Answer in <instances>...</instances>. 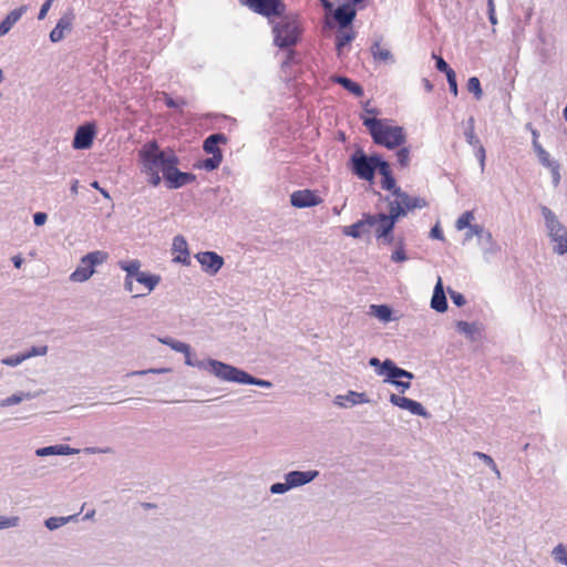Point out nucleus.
Masks as SVG:
<instances>
[{
  "instance_id": "nucleus-8",
  "label": "nucleus",
  "mask_w": 567,
  "mask_h": 567,
  "mask_svg": "<svg viewBox=\"0 0 567 567\" xmlns=\"http://www.w3.org/2000/svg\"><path fill=\"white\" fill-rule=\"evenodd\" d=\"M378 155L367 156L361 150H358L351 156L352 171L361 179L372 181L374 177V163Z\"/></svg>"
},
{
  "instance_id": "nucleus-30",
  "label": "nucleus",
  "mask_w": 567,
  "mask_h": 567,
  "mask_svg": "<svg viewBox=\"0 0 567 567\" xmlns=\"http://www.w3.org/2000/svg\"><path fill=\"white\" fill-rule=\"evenodd\" d=\"M37 395H38V393L22 392V391L21 392H17V393H13L12 395L1 400L0 401V406L1 408H8V406H11V405H16V404L21 403L24 400L34 399Z\"/></svg>"
},
{
  "instance_id": "nucleus-49",
  "label": "nucleus",
  "mask_w": 567,
  "mask_h": 567,
  "mask_svg": "<svg viewBox=\"0 0 567 567\" xmlns=\"http://www.w3.org/2000/svg\"><path fill=\"white\" fill-rule=\"evenodd\" d=\"M408 259V256L404 250V246L402 243L399 244L396 249L391 255V260L394 262H403Z\"/></svg>"
},
{
  "instance_id": "nucleus-39",
  "label": "nucleus",
  "mask_w": 567,
  "mask_h": 567,
  "mask_svg": "<svg viewBox=\"0 0 567 567\" xmlns=\"http://www.w3.org/2000/svg\"><path fill=\"white\" fill-rule=\"evenodd\" d=\"M456 329L460 333L465 334L470 339H473L474 333L477 331V327L475 323H470L466 321H457Z\"/></svg>"
},
{
  "instance_id": "nucleus-6",
  "label": "nucleus",
  "mask_w": 567,
  "mask_h": 567,
  "mask_svg": "<svg viewBox=\"0 0 567 567\" xmlns=\"http://www.w3.org/2000/svg\"><path fill=\"white\" fill-rule=\"evenodd\" d=\"M218 374L221 375V380L226 382H235L240 384H252L266 389H270L272 383L270 381L258 379L246 371L238 369L234 365H218Z\"/></svg>"
},
{
  "instance_id": "nucleus-36",
  "label": "nucleus",
  "mask_w": 567,
  "mask_h": 567,
  "mask_svg": "<svg viewBox=\"0 0 567 567\" xmlns=\"http://www.w3.org/2000/svg\"><path fill=\"white\" fill-rule=\"evenodd\" d=\"M533 147L542 165L545 167H551L555 162L550 159L549 153L543 148L538 141H533Z\"/></svg>"
},
{
  "instance_id": "nucleus-18",
  "label": "nucleus",
  "mask_w": 567,
  "mask_h": 567,
  "mask_svg": "<svg viewBox=\"0 0 567 567\" xmlns=\"http://www.w3.org/2000/svg\"><path fill=\"white\" fill-rule=\"evenodd\" d=\"M291 205L298 208L312 207L321 203L319 196L309 189L297 190L291 194Z\"/></svg>"
},
{
  "instance_id": "nucleus-34",
  "label": "nucleus",
  "mask_w": 567,
  "mask_h": 567,
  "mask_svg": "<svg viewBox=\"0 0 567 567\" xmlns=\"http://www.w3.org/2000/svg\"><path fill=\"white\" fill-rule=\"evenodd\" d=\"M333 81L336 83H339L340 85H342L346 90H348L349 92H351L355 96H362L363 95V89L361 87V85L355 83V82H353L349 78H346V76H334Z\"/></svg>"
},
{
  "instance_id": "nucleus-59",
  "label": "nucleus",
  "mask_w": 567,
  "mask_h": 567,
  "mask_svg": "<svg viewBox=\"0 0 567 567\" xmlns=\"http://www.w3.org/2000/svg\"><path fill=\"white\" fill-rule=\"evenodd\" d=\"M165 104H166V106H168L171 109H176V107H179L182 105H185L186 102L183 99L174 100V99L169 97L167 94H165Z\"/></svg>"
},
{
  "instance_id": "nucleus-25",
  "label": "nucleus",
  "mask_w": 567,
  "mask_h": 567,
  "mask_svg": "<svg viewBox=\"0 0 567 567\" xmlns=\"http://www.w3.org/2000/svg\"><path fill=\"white\" fill-rule=\"evenodd\" d=\"M133 280H135L136 282L141 284L146 288L147 292L135 295V297H142L146 296L156 288V286L161 282V276L146 271H141Z\"/></svg>"
},
{
  "instance_id": "nucleus-16",
  "label": "nucleus",
  "mask_w": 567,
  "mask_h": 567,
  "mask_svg": "<svg viewBox=\"0 0 567 567\" xmlns=\"http://www.w3.org/2000/svg\"><path fill=\"white\" fill-rule=\"evenodd\" d=\"M164 178L168 188L176 189L194 182L196 177L192 173H184L178 171L177 165H173Z\"/></svg>"
},
{
  "instance_id": "nucleus-57",
  "label": "nucleus",
  "mask_w": 567,
  "mask_h": 567,
  "mask_svg": "<svg viewBox=\"0 0 567 567\" xmlns=\"http://www.w3.org/2000/svg\"><path fill=\"white\" fill-rule=\"evenodd\" d=\"M473 147L476 148V157L478 158L481 168L483 171L485 167V148L481 142L478 143V145H474Z\"/></svg>"
},
{
  "instance_id": "nucleus-31",
  "label": "nucleus",
  "mask_w": 567,
  "mask_h": 567,
  "mask_svg": "<svg viewBox=\"0 0 567 567\" xmlns=\"http://www.w3.org/2000/svg\"><path fill=\"white\" fill-rule=\"evenodd\" d=\"M369 313L382 322L392 320V309L386 305H371Z\"/></svg>"
},
{
  "instance_id": "nucleus-23",
  "label": "nucleus",
  "mask_w": 567,
  "mask_h": 567,
  "mask_svg": "<svg viewBox=\"0 0 567 567\" xmlns=\"http://www.w3.org/2000/svg\"><path fill=\"white\" fill-rule=\"evenodd\" d=\"M27 10L28 7L23 4L7 14L4 20L0 23V38L6 35L11 30V28L21 19Z\"/></svg>"
},
{
  "instance_id": "nucleus-20",
  "label": "nucleus",
  "mask_w": 567,
  "mask_h": 567,
  "mask_svg": "<svg viewBox=\"0 0 567 567\" xmlns=\"http://www.w3.org/2000/svg\"><path fill=\"white\" fill-rule=\"evenodd\" d=\"M370 400L364 392L348 391L344 395H337L333 403L340 408H350L357 404L369 403Z\"/></svg>"
},
{
  "instance_id": "nucleus-54",
  "label": "nucleus",
  "mask_w": 567,
  "mask_h": 567,
  "mask_svg": "<svg viewBox=\"0 0 567 567\" xmlns=\"http://www.w3.org/2000/svg\"><path fill=\"white\" fill-rule=\"evenodd\" d=\"M290 489L287 481L285 483H275L270 486L271 494H285Z\"/></svg>"
},
{
  "instance_id": "nucleus-26",
  "label": "nucleus",
  "mask_w": 567,
  "mask_h": 567,
  "mask_svg": "<svg viewBox=\"0 0 567 567\" xmlns=\"http://www.w3.org/2000/svg\"><path fill=\"white\" fill-rule=\"evenodd\" d=\"M355 18V10L350 3L339 6L334 11V19L341 28H347Z\"/></svg>"
},
{
  "instance_id": "nucleus-32",
  "label": "nucleus",
  "mask_w": 567,
  "mask_h": 567,
  "mask_svg": "<svg viewBox=\"0 0 567 567\" xmlns=\"http://www.w3.org/2000/svg\"><path fill=\"white\" fill-rule=\"evenodd\" d=\"M406 215L404 206H401L398 197L393 200H389V214H385L388 219H392L395 224L401 217Z\"/></svg>"
},
{
  "instance_id": "nucleus-2",
  "label": "nucleus",
  "mask_w": 567,
  "mask_h": 567,
  "mask_svg": "<svg viewBox=\"0 0 567 567\" xmlns=\"http://www.w3.org/2000/svg\"><path fill=\"white\" fill-rule=\"evenodd\" d=\"M361 118L375 144L393 150L405 143V134L401 126L390 125L388 121L375 117L361 116Z\"/></svg>"
},
{
  "instance_id": "nucleus-42",
  "label": "nucleus",
  "mask_w": 567,
  "mask_h": 567,
  "mask_svg": "<svg viewBox=\"0 0 567 567\" xmlns=\"http://www.w3.org/2000/svg\"><path fill=\"white\" fill-rule=\"evenodd\" d=\"M221 161H223V154L215 153V155H213L212 157L204 159L202 166L206 171H214L220 165Z\"/></svg>"
},
{
  "instance_id": "nucleus-27",
  "label": "nucleus",
  "mask_w": 567,
  "mask_h": 567,
  "mask_svg": "<svg viewBox=\"0 0 567 567\" xmlns=\"http://www.w3.org/2000/svg\"><path fill=\"white\" fill-rule=\"evenodd\" d=\"M226 142H227V137L224 134H221V133L212 134L204 141L203 148L206 153L212 154V155H215V153L221 154V151L219 150L218 144H225Z\"/></svg>"
},
{
  "instance_id": "nucleus-52",
  "label": "nucleus",
  "mask_w": 567,
  "mask_h": 567,
  "mask_svg": "<svg viewBox=\"0 0 567 567\" xmlns=\"http://www.w3.org/2000/svg\"><path fill=\"white\" fill-rule=\"evenodd\" d=\"M447 292H449L452 301L454 302V305H456L457 307H462L466 303V299L462 293H460L451 288L447 289Z\"/></svg>"
},
{
  "instance_id": "nucleus-29",
  "label": "nucleus",
  "mask_w": 567,
  "mask_h": 567,
  "mask_svg": "<svg viewBox=\"0 0 567 567\" xmlns=\"http://www.w3.org/2000/svg\"><path fill=\"white\" fill-rule=\"evenodd\" d=\"M78 517H79V514H73L70 516L49 517L44 520V526L49 530H55V529L66 525L68 523L78 522Z\"/></svg>"
},
{
  "instance_id": "nucleus-61",
  "label": "nucleus",
  "mask_w": 567,
  "mask_h": 567,
  "mask_svg": "<svg viewBox=\"0 0 567 567\" xmlns=\"http://www.w3.org/2000/svg\"><path fill=\"white\" fill-rule=\"evenodd\" d=\"M52 2H53V0H47V1L42 4V7H41V9H40V11H39V14H38V19H39V20H43V19L47 17L48 11L50 10V8H51V6H52Z\"/></svg>"
},
{
  "instance_id": "nucleus-47",
  "label": "nucleus",
  "mask_w": 567,
  "mask_h": 567,
  "mask_svg": "<svg viewBox=\"0 0 567 567\" xmlns=\"http://www.w3.org/2000/svg\"><path fill=\"white\" fill-rule=\"evenodd\" d=\"M48 350H49L48 346L32 347L30 350H28L27 352H24L22 354H23L24 360H27L32 357L45 355L48 353Z\"/></svg>"
},
{
  "instance_id": "nucleus-22",
  "label": "nucleus",
  "mask_w": 567,
  "mask_h": 567,
  "mask_svg": "<svg viewBox=\"0 0 567 567\" xmlns=\"http://www.w3.org/2000/svg\"><path fill=\"white\" fill-rule=\"evenodd\" d=\"M72 16H63L59 19L56 25L51 30L49 38L53 43L60 42L64 38L65 32L72 30Z\"/></svg>"
},
{
  "instance_id": "nucleus-3",
  "label": "nucleus",
  "mask_w": 567,
  "mask_h": 567,
  "mask_svg": "<svg viewBox=\"0 0 567 567\" xmlns=\"http://www.w3.org/2000/svg\"><path fill=\"white\" fill-rule=\"evenodd\" d=\"M272 27L275 44L281 49L293 47L300 39V22L296 14H282Z\"/></svg>"
},
{
  "instance_id": "nucleus-24",
  "label": "nucleus",
  "mask_w": 567,
  "mask_h": 567,
  "mask_svg": "<svg viewBox=\"0 0 567 567\" xmlns=\"http://www.w3.org/2000/svg\"><path fill=\"white\" fill-rule=\"evenodd\" d=\"M431 307L437 312H444L447 309V300L444 293L441 277L437 278V282L434 287L433 296L431 299Z\"/></svg>"
},
{
  "instance_id": "nucleus-51",
  "label": "nucleus",
  "mask_w": 567,
  "mask_h": 567,
  "mask_svg": "<svg viewBox=\"0 0 567 567\" xmlns=\"http://www.w3.org/2000/svg\"><path fill=\"white\" fill-rule=\"evenodd\" d=\"M23 361H25V360H24L22 353L17 354V355L7 357L1 360L2 364L9 365V367H17V365L21 364Z\"/></svg>"
},
{
  "instance_id": "nucleus-44",
  "label": "nucleus",
  "mask_w": 567,
  "mask_h": 567,
  "mask_svg": "<svg viewBox=\"0 0 567 567\" xmlns=\"http://www.w3.org/2000/svg\"><path fill=\"white\" fill-rule=\"evenodd\" d=\"M20 517L18 516H0V529L18 527Z\"/></svg>"
},
{
  "instance_id": "nucleus-14",
  "label": "nucleus",
  "mask_w": 567,
  "mask_h": 567,
  "mask_svg": "<svg viewBox=\"0 0 567 567\" xmlns=\"http://www.w3.org/2000/svg\"><path fill=\"white\" fill-rule=\"evenodd\" d=\"M185 355V363L189 367H194L200 370H206L214 374L216 378L221 380V375L218 374L219 368L218 365H228L227 363H224L221 361H218L216 359H208L206 361L193 359L190 353V348L187 352H183Z\"/></svg>"
},
{
  "instance_id": "nucleus-64",
  "label": "nucleus",
  "mask_w": 567,
  "mask_h": 567,
  "mask_svg": "<svg viewBox=\"0 0 567 567\" xmlns=\"http://www.w3.org/2000/svg\"><path fill=\"white\" fill-rule=\"evenodd\" d=\"M549 168L551 169L554 185L557 186L560 181L559 166L558 164L554 163Z\"/></svg>"
},
{
  "instance_id": "nucleus-33",
  "label": "nucleus",
  "mask_w": 567,
  "mask_h": 567,
  "mask_svg": "<svg viewBox=\"0 0 567 567\" xmlns=\"http://www.w3.org/2000/svg\"><path fill=\"white\" fill-rule=\"evenodd\" d=\"M371 53L374 60L383 61V62H393V55L389 49L382 48L380 44V40L374 41L371 47Z\"/></svg>"
},
{
  "instance_id": "nucleus-1",
  "label": "nucleus",
  "mask_w": 567,
  "mask_h": 567,
  "mask_svg": "<svg viewBox=\"0 0 567 567\" xmlns=\"http://www.w3.org/2000/svg\"><path fill=\"white\" fill-rule=\"evenodd\" d=\"M142 165V173L146 175L147 182L153 186L161 184L162 177L169 172L173 165L178 164V157L172 150L163 151L156 141L145 143L138 151Z\"/></svg>"
},
{
  "instance_id": "nucleus-53",
  "label": "nucleus",
  "mask_w": 567,
  "mask_h": 567,
  "mask_svg": "<svg viewBox=\"0 0 567 567\" xmlns=\"http://www.w3.org/2000/svg\"><path fill=\"white\" fill-rule=\"evenodd\" d=\"M35 455L41 456V457L49 456V455H59L58 445H51V446L38 449L35 451Z\"/></svg>"
},
{
  "instance_id": "nucleus-45",
  "label": "nucleus",
  "mask_w": 567,
  "mask_h": 567,
  "mask_svg": "<svg viewBox=\"0 0 567 567\" xmlns=\"http://www.w3.org/2000/svg\"><path fill=\"white\" fill-rule=\"evenodd\" d=\"M353 40V34L349 32H342L337 35V42L336 47L338 50V53H341V49L349 44Z\"/></svg>"
},
{
  "instance_id": "nucleus-19",
  "label": "nucleus",
  "mask_w": 567,
  "mask_h": 567,
  "mask_svg": "<svg viewBox=\"0 0 567 567\" xmlns=\"http://www.w3.org/2000/svg\"><path fill=\"white\" fill-rule=\"evenodd\" d=\"M172 249L174 252H177V256L173 259L174 262H178L184 266L190 265L188 244L184 236L177 235L174 237Z\"/></svg>"
},
{
  "instance_id": "nucleus-40",
  "label": "nucleus",
  "mask_w": 567,
  "mask_h": 567,
  "mask_svg": "<svg viewBox=\"0 0 567 567\" xmlns=\"http://www.w3.org/2000/svg\"><path fill=\"white\" fill-rule=\"evenodd\" d=\"M467 90L473 93L476 100H481L483 96V91L481 87V82L476 76H472L467 81Z\"/></svg>"
},
{
  "instance_id": "nucleus-5",
  "label": "nucleus",
  "mask_w": 567,
  "mask_h": 567,
  "mask_svg": "<svg viewBox=\"0 0 567 567\" xmlns=\"http://www.w3.org/2000/svg\"><path fill=\"white\" fill-rule=\"evenodd\" d=\"M109 258V254L102 250H95L83 256L78 268L70 275L73 282H84L94 274V267L102 265Z\"/></svg>"
},
{
  "instance_id": "nucleus-4",
  "label": "nucleus",
  "mask_w": 567,
  "mask_h": 567,
  "mask_svg": "<svg viewBox=\"0 0 567 567\" xmlns=\"http://www.w3.org/2000/svg\"><path fill=\"white\" fill-rule=\"evenodd\" d=\"M540 213L545 220L547 235L554 245V252L557 255L567 254V227L564 226L556 214L545 205H540Z\"/></svg>"
},
{
  "instance_id": "nucleus-63",
  "label": "nucleus",
  "mask_w": 567,
  "mask_h": 567,
  "mask_svg": "<svg viewBox=\"0 0 567 567\" xmlns=\"http://www.w3.org/2000/svg\"><path fill=\"white\" fill-rule=\"evenodd\" d=\"M392 385L396 386L401 393H404L406 390H409L411 388V380H408V381L399 380V381L394 382Z\"/></svg>"
},
{
  "instance_id": "nucleus-37",
  "label": "nucleus",
  "mask_w": 567,
  "mask_h": 567,
  "mask_svg": "<svg viewBox=\"0 0 567 567\" xmlns=\"http://www.w3.org/2000/svg\"><path fill=\"white\" fill-rule=\"evenodd\" d=\"M474 125H475L474 117H470L466 123V128H465L464 135H465L466 142L471 146L478 145V143H480V140L475 135Z\"/></svg>"
},
{
  "instance_id": "nucleus-28",
  "label": "nucleus",
  "mask_w": 567,
  "mask_h": 567,
  "mask_svg": "<svg viewBox=\"0 0 567 567\" xmlns=\"http://www.w3.org/2000/svg\"><path fill=\"white\" fill-rule=\"evenodd\" d=\"M368 223H365V215H363V218L355 221L354 224L350 226H344L342 228V234L346 236H350L353 238H360L362 234L367 233L369 229Z\"/></svg>"
},
{
  "instance_id": "nucleus-56",
  "label": "nucleus",
  "mask_w": 567,
  "mask_h": 567,
  "mask_svg": "<svg viewBox=\"0 0 567 567\" xmlns=\"http://www.w3.org/2000/svg\"><path fill=\"white\" fill-rule=\"evenodd\" d=\"M433 58L435 59L436 61V69L441 72H444L446 75H447V72H454L450 66L449 64L444 61L443 58L441 56H437L435 54H433Z\"/></svg>"
},
{
  "instance_id": "nucleus-43",
  "label": "nucleus",
  "mask_w": 567,
  "mask_h": 567,
  "mask_svg": "<svg viewBox=\"0 0 567 567\" xmlns=\"http://www.w3.org/2000/svg\"><path fill=\"white\" fill-rule=\"evenodd\" d=\"M394 196L398 197V199L401 203V206H404L406 213L409 210H412V206H411L412 197L408 193L403 192L401 188H395Z\"/></svg>"
},
{
  "instance_id": "nucleus-21",
  "label": "nucleus",
  "mask_w": 567,
  "mask_h": 567,
  "mask_svg": "<svg viewBox=\"0 0 567 567\" xmlns=\"http://www.w3.org/2000/svg\"><path fill=\"white\" fill-rule=\"evenodd\" d=\"M120 267L126 272L124 287L127 291L133 292V279L141 272V261L137 259L130 261H121Z\"/></svg>"
},
{
  "instance_id": "nucleus-9",
  "label": "nucleus",
  "mask_w": 567,
  "mask_h": 567,
  "mask_svg": "<svg viewBox=\"0 0 567 567\" xmlns=\"http://www.w3.org/2000/svg\"><path fill=\"white\" fill-rule=\"evenodd\" d=\"M245 3L255 12L267 18L280 17L286 10V6L281 0H246Z\"/></svg>"
},
{
  "instance_id": "nucleus-50",
  "label": "nucleus",
  "mask_w": 567,
  "mask_h": 567,
  "mask_svg": "<svg viewBox=\"0 0 567 567\" xmlns=\"http://www.w3.org/2000/svg\"><path fill=\"white\" fill-rule=\"evenodd\" d=\"M381 186L383 189H386V190H392L393 195H395V188H399L396 185H395V179L394 177L392 176V174L388 175V176H384L381 181Z\"/></svg>"
},
{
  "instance_id": "nucleus-13",
  "label": "nucleus",
  "mask_w": 567,
  "mask_h": 567,
  "mask_svg": "<svg viewBox=\"0 0 567 567\" xmlns=\"http://www.w3.org/2000/svg\"><path fill=\"white\" fill-rule=\"evenodd\" d=\"M389 400L393 405L403 410H408L413 415L422 416L425 419L430 417V413L417 401L394 393L390 394Z\"/></svg>"
},
{
  "instance_id": "nucleus-60",
  "label": "nucleus",
  "mask_w": 567,
  "mask_h": 567,
  "mask_svg": "<svg viewBox=\"0 0 567 567\" xmlns=\"http://www.w3.org/2000/svg\"><path fill=\"white\" fill-rule=\"evenodd\" d=\"M59 455H73L79 453V450L73 449L69 445L60 444L58 445Z\"/></svg>"
},
{
  "instance_id": "nucleus-12",
  "label": "nucleus",
  "mask_w": 567,
  "mask_h": 567,
  "mask_svg": "<svg viewBox=\"0 0 567 567\" xmlns=\"http://www.w3.org/2000/svg\"><path fill=\"white\" fill-rule=\"evenodd\" d=\"M382 370L378 371V375L384 377V382L393 384L400 379L412 380L414 378L413 373L406 371L402 368H399L392 360L386 359L382 362Z\"/></svg>"
},
{
  "instance_id": "nucleus-10",
  "label": "nucleus",
  "mask_w": 567,
  "mask_h": 567,
  "mask_svg": "<svg viewBox=\"0 0 567 567\" xmlns=\"http://www.w3.org/2000/svg\"><path fill=\"white\" fill-rule=\"evenodd\" d=\"M478 238L481 245H487L488 247L484 250L485 254H495L498 250L497 245L493 240L491 231L486 230L484 226L475 224L470 226V229L465 233V240H471L473 237Z\"/></svg>"
},
{
  "instance_id": "nucleus-17",
  "label": "nucleus",
  "mask_w": 567,
  "mask_h": 567,
  "mask_svg": "<svg viewBox=\"0 0 567 567\" xmlns=\"http://www.w3.org/2000/svg\"><path fill=\"white\" fill-rule=\"evenodd\" d=\"M319 475L318 471H291L285 474V481H287L290 489L303 486L310 482H312L315 478H317Z\"/></svg>"
},
{
  "instance_id": "nucleus-35",
  "label": "nucleus",
  "mask_w": 567,
  "mask_h": 567,
  "mask_svg": "<svg viewBox=\"0 0 567 567\" xmlns=\"http://www.w3.org/2000/svg\"><path fill=\"white\" fill-rule=\"evenodd\" d=\"M158 341L163 344L168 346L171 349H173L176 352L183 353V352H187L189 349V344L178 341V340H175L171 337L158 338Z\"/></svg>"
},
{
  "instance_id": "nucleus-11",
  "label": "nucleus",
  "mask_w": 567,
  "mask_h": 567,
  "mask_svg": "<svg viewBox=\"0 0 567 567\" xmlns=\"http://www.w3.org/2000/svg\"><path fill=\"white\" fill-rule=\"evenodd\" d=\"M195 258L202 269L210 276H215L224 266V258L215 251H200L195 255Z\"/></svg>"
},
{
  "instance_id": "nucleus-7",
  "label": "nucleus",
  "mask_w": 567,
  "mask_h": 567,
  "mask_svg": "<svg viewBox=\"0 0 567 567\" xmlns=\"http://www.w3.org/2000/svg\"><path fill=\"white\" fill-rule=\"evenodd\" d=\"M365 223H368L370 228H375V237L378 240H382L385 245L393 243L392 230L395 224L392 219H388L384 213L374 215L365 214Z\"/></svg>"
},
{
  "instance_id": "nucleus-41",
  "label": "nucleus",
  "mask_w": 567,
  "mask_h": 567,
  "mask_svg": "<svg viewBox=\"0 0 567 567\" xmlns=\"http://www.w3.org/2000/svg\"><path fill=\"white\" fill-rule=\"evenodd\" d=\"M554 559L567 566V549L565 545L558 544L551 551Z\"/></svg>"
},
{
  "instance_id": "nucleus-46",
  "label": "nucleus",
  "mask_w": 567,
  "mask_h": 567,
  "mask_svg": "<svg viewBox=\"0 0 567 567\" xmlns=\"http://www.w3.org/2000/svg\"><path fill=\"white\" fill-rule=\"evenodd\" d=\"M396 161L401 167H408L410 163V150L401 147L396 153Z\"/></svg>"
},
{
  "instance_id": "nucleus-15",
  "label": "nucleus",
  "mask_w": 567,
  "mask_h": 567,
  "mask_svg": "<svg viewBox=\"0 0 567 567\" xmlns=\"http://www.w3.org/2000/svg\"><path fill=\"white\" fill-rule=\"evenodd\" d=\"M95 135L94 125L86 124L78 127L74 134L72 146L75 150H87L93 143Z\"/></svg>"
},
{
  "instance_id": "nucleus-62",
  "label": "nucleus",
  "mask_w": 567,
  "mask_h": 567,
  "mask_svg": "<svg viewBox=\"0 0 567 567\" xmlns=\"http://www.w3.org/2000/svg\"><path fill=\"white\" fill-rule=\"evenodd\" d=\"M48 219V215L45 213L39 212L33 215V221L37 226H42L45 224Z\"/></svg>"
},
{
  "instance_id": "nucleus-48",
  "label": "nucleus",
  "mask_w": 567,
  "mask_h": 567,
  "mask_svg": "<svg viewBox=\"0 0 567 567\" xmlns=\"http://www.w3.org/2000/svg\"><path fill=\"white\" fill-rule=\"evenodd\" d=\"M379 171L382 177L391 174L390 165L388 162L381 159V157H377V162L374 163V172Z\"/></svg>"
},
{
  "instance_id": "nucleus-55",
  "label": "nucleus",
  "mask_w": 567,
  "mask_h": 567,
  "mask_svg": "<svg viewBox=\"0 0 567 567\" xmlns=\"http://www.w3.org/2000/svg\"><path fill=\"white\" fill-rule=\"evenodd\" d=\"M447 83H449V86H450V91L454 94V96L457 95L458 93V90H457V82H456V74L455 72H447Z\"/></svg>"
},
{
  "instance_id": "nucleus-38",
  "label": "nucleus",
  "mask_w": 567,
  "mask_h": 567,
  "mask_svg": "<svg viewBox=\"0 0 567 567\" xmlns=\"http://www.w3.org/2000/svg\"><path fill=\"white\" fill-rule=\"evenodd\" d=\"M474 219V213L472 210L464 212L458 219L456 220L455 227L457 230H463L467 228L470 229V226L472 225V220Z\"/></svg>"
},
{
  "instance_id": "nucleus-58",
  "label": "nucleus",
  "mask_w": 567,
  "mask_h": 567,
  "mask_svg": "<svg viewBox=\"0 0 567 567\" xmlns=\"http://www.w3.org/2000/svg\"><path fill=\"white\" fill-rule=\"evenodd\" d=\"M474 456L482 460L489 468H495V462L489 455L483 452H474Z\"/></svg>"
}]
</instances>
